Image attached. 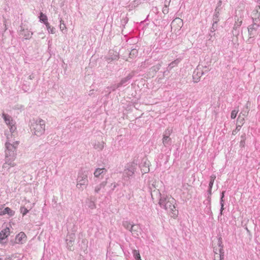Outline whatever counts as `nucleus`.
Returning <instances> with one entry per match:
<instances>
[{
	"instance_id": "obj_1",
	"label": "nucleus",
	"mask_w": 260,
	"mask_h": 260,
	"mask_svg": "<svg viewBox=\"0 0 260 260\" xmlns=\"http://www.w3.org/2000/svg\"><path fill=\"white\" fill-rule=\"evenodd\" d=\"M158 204L161 208L167 211L172 217H177L178 210L176 209V200L171 196L163 194L158 202Z\"/></svg>"
},
{
	"instance_id": "obj_2",
	"label": "nucleus",
	"mask_w": 260,
	"mask_h": 260,
	"mask_svg": "<svg viewBox=\"0 0 260 260\" xmlns=\"http://www.w3.org/2000/svg\"><path fill=\"white\" fill-rule=\"evenodd\" d=\"M17 141H14L9 136H7V141L5 144L6 150L5 151L6 157H11L12 159L16 157V149L18 145Z\"/></svg>"
},
{
	"instance_id": "obj_3",
	"label": "nucleus",
	"mask_w": 260,
	"mask_h": 260,
	"mask_svg": "<svg viewBox=\"0 0 260 260\" xmlns=\"http://www.w3.org/2000/svg\"><path fill=\"white\" fill-rule=\"evenodd\" d=\"M30 129L35 135L41 136L45 133V121L41 119H37L31 123Z\"/></svg>"
},
{
	"instance_id": "obj_4",
	"label": "nucleus",
	"mask_w": 260,
	"mask_h": 260,
	"mask_svg": "<svg viewBox=\"0 0 260 260\" xmlns=\"http://www.w3.org/2000/svg\"><path fill=\"white\" fill-rule=\"evenodd\" d=\"M88 171H84L79 173L77 179L76 187L81 190L85 188L88 184Z\"/></svg>"
},
{
	"instance_id": "obj_5",
	"label": "nucleus",
	"mask_w": 260,
	"mask_h": 260,
	"mask_svg": "<svg viewBox=\"0 0 260 260\" xmlns=\"http://www.w3.org/2000/svg\"><path fill=\"white\" fill-rule=\"evenodd\" d=\"M258 22L253 21V23L248 27L247 29L249 38H254L258 34V29L259 26Z\"/></svg>"
},
{
	"instance_id": "obj_6",
	"label": "nucleus",
	"mask_w": 260,
	"mask_h": 260,
	"mask_svg": "<svg viewBox=\"0 0 260 260\" xmlns=\"http://www.w3.org/2000/svg\"><path fill=\"white\" fill-rule=\"evenodd\" d=\"M137 165L135 163L128 164L123 172V177L129 178L132 176L136 169Z\"/></svg>"
},
{
	"instance_id": "obj_7",
	"label": "nucleus",
	"mask_w": 260,
	"mask_h": 260,
	"mask_svg": "<svg viewBox=\"0 0 260 260\" xmlns=\"http://www.w3.org/2000/svg\"><path fill=\"white\" fill-rule=\"evenodd\" d=\"M218 245L219 246V249L217 248L214 249L215 251V260H216V258H219L220 260H222L224 258V252L223 249V246L222 245V242L221 240V238H219L218 240Z\"/></svg>"
},
{
	"instance_id": "obj_8",
	"label": "nucleus",
	"mask_w": 260,
	"mask_h": 260,
	"mask_svg": "<svg viewBox=\"0 0 260 260\" xmlns=\"http://www.w3.org/2000/svg\"><path fill=\"white\" fill-rule=\"evenodd\" d=\"M15 159H12L11 157H6V161L3 166V169L9 170L10 167H15L16 164L14 162Z\"/></svg>"
},
{
	"instance_id": "obj_9",
	"label": "nucleus",
	"mask_w": 260,
	"mask_h": 260,
	"mask_svg": "<svg viewBox=\"0 0 260 260\" xmlns=\"http://www.w3.org/2000/svg\"><path fill=\"white\" fill-rule=\"evenodd\" d=\"M260 16V3L259 5L256 6L251 14V18L253 21L259 22Z\"/></svg>"
},
{
	"instance_id": "obj_10",
	"label": "nucleus",
	"mask_w": 260,
	"mask_h": 260,
	"mask_svg": "<svg viewBox=\"0 0 260 260\" xmlns=\"http://www.w3.org/2000/svg\"><path fill=\"white\" fill-rule=\"evenodd\" d=\"M75 239V235L74 234L69 235L67 237V239H66L67 245L68 249L71 251H73L74 248L73 247V244L74 242V240Z\"/></svg>"
},
{
	"instance_id": "obj_11",
	"label": "nucleus",
	"mask_w": 260,
	"mask_h": 260,
	"mask_svg": "<svg viewBox=\"0 0 260 260\" xmlns=\"http://www.w3.org/2000/svg\"><path fill=\"white\" fill-rule=\"evenodd\" d=\"M162 195L160 193L159 189H154L151 192V198L154 203L159 202Z\"/></svg>"
},
{
	"instance_id": "obj_12",
	"label": "nucleus",
	"mask_w": 260,
	"mask_h": 260,
	"mask_svg": "<svg viewBox=\"0 0 260 260\" xmlns=\"http://www.w3.org/2000/svg\"><path fill=\"white\" fill-rule=\"evenodd\" d=\"M171 131L168 129L165 132L163 135L162 143L164 146H167L171 144V139L169 137Z\"/></svg>"
},
{
	"instance_id": "obj_13",
	"label": "nucleus",
	"mask_w": 260,
	"mask_h": 260,
	"mask_svg": "<svg viewBox=\"0 0 260 260\" xmlns=\"http://www.w3.org/2000/svg\"><path fill=\"white\" fill-rule=\"evenodd\" d=\"M106 58L108 62H110L113 60H117L119 58V54L116 51L111 50L109 51V55Z\"/></svg>"
},
{
	"instance_id": "obj_14",
	"label": "nucleus",
	"mask_w": 260,
	"mask_h": 260,
	"mask_svg": "<svg viewBox=\"0 0 260 260\" xmlns=\"http://www.w3.org/2000/svg\"><path fill=\"white\" fill-rule=\"evenodd\" d=\"M41 16L44 17V20H43V22L45 24L46 28L49 32L51 33L52 34H54L55 31V28L54 27H51L49 23L47 21V16L44 14L43 13H41Z\"/></svg>"
},
{
	"instance_id": "obj_15",
	"label": "nucleus",
	"mask_w": 260,
	"mask_h": 260,
	"mask_svg": "<svg viewBox=\"0 0 260 260\" xmlns=\"http://www.w3.org/2000/svg\"><path fill=\"white\" fill-rule=\"evenodd\" d=\"M10 232L9 228H6L0 232V243H3L5 240L10 235Z\"/></svg>"
},
{
	"instance_id": "obj_16",
	"label": "nucleus",
	"mask_w": 260,
	"mask_h": 260,
	"mask_svg": "<svg viewBox=\"0 0 260 260\" xmlns=\"http://www.w3.org/2000/svg\"><path fill=\"white\" fill-rule=\"evenodd\" d=\"M26 236L23 232L19 233L16 237V242L22 244L25 242Z\"/></svg>"
},
{
	"instance_id": "obj_17",
	"label": "nucleus",
	"mask_w": 260,
	"mask_h": 260,
	"mask_svg": "<svg viewBox=\"0 0 260 260\" xmlns=\"http://www.w3.org/2000/svg\"><path fill=\"white\" fill-rule=\"evenodd\" d=\"M139 230L140 228L138 225L133 224L132 226H131V230L129 232H131L134 236L137 237L139 236L140 233Z\"/></svg>"
},
{
	"instance_id": "obj_18",
	"label": "nucleus",
	"mask_w": 260,
	"mask_h": 260,
	"mask_svg": "<svg viewBox=\"0 0 260 260\" xmlns=\"http://www.w3.org/2000/svg\"><path fill=\"white\" fill-rule=\"evenodd\" d=\"M107 184V179L106 180L102 182L100 184L94 187V192L98 193L102 189H104Z\"/></svg>"
},
{
	"instance_id": "obj_19",
	"label": "nucleus",
	"mask_w": 260,
	"mask_h": 260,
	"mask_svg": "<svg viewBox=\"0 0 260 260\" xmlns=\"http://www.w3.org/2000/svg\"><path fill=\"white\" fill-rule=\"evenodd\" d=\"M172 26L175 27L176 25H178L177 29H180L183 26V21L179 18H176L172 22Z\"/></svg>"
},
{
	"instance_id": "obj_20",
	"label": "nucleus",
	"mask_w": 260,
	"mask_h": 260,
	"mask_svg": "<svg viewBox=\"0 0 260 260\" xmlns=\"http://www.w3.org/2000/svg\"><path fill=\"white\" fill-rule=\"evenodd\" d=\"M32 32L27 29H22L20 31V35L23 36L25 39H29L31 37Z\"/></svg>"
},
{
	"instance_id": "obj_21",
	"label": "nucleus",
	"mask_w": 260,
	"mask_h": 260,
	"mask_svg": "<svg viewBox=\"0 0 260 260\" xmlns=\"http://www.w3.org/2000/svg\"><path fill=\"white\" fill-rule=\"evenodd\" d=\"M3 117L4 119V120L6 122V123L8 125H11L14 123L12 118L9 115L3 113Z\"/></svg>"
},
{
	"instance_id": "obj_22",
	"label": "nucleus",
	"mask_w": 260,
	"mask_h": 260,
	"mask_svg": "<svg viewBox=\"0 0 260 260\" xmlns=\"http://www.w3.org/2000/svg\"><path fill=\"white\" fill-rule=\"evenodd\" d=\"M106 172L107 170L104 168H98L95 170L93 174L95 177L98 178L100 175L106 174Z\"/></svg>"
},
{
	"instance_id": "obj_23",
	"label": "nucleus",
	"mask_w": 260,
	"mask_h": 260,
	"mask_svg": "<svg viewBox=\"0 0 260 260\" xmlns=\"http://www.w3.org/2000/svg\"><path fill=\"white\" fill-rule=\"evenodd\" d=\"M203 73L202 71L199 72L198 70L194 71L193 74V79L194 82H198L199 81L200 78L203 75Z\"/></svg>"
},
{
	"instance_id": "obj_24",
	"label": "nucleus",
	"mask_w": 260,
	"mask_h": 260,
	"mask_svg": "<svg viewBox=\"0 0 260 260\" xmlns=\"http://www.w3.org/2000/svg\"><path fill=\"white\" fill-rule=\"evenodd\" d=\"M105 143L104 141H98L94 144V148L98 151H101L104 148Z\"/></svg>"
},
{
	"instance_id": "obj_25",
	"label": "nucleus",
	"mask_w": 260,
	"mask_h": 260,
	"mask_svg": "<svg viewBox=\"0 0 260 260\" xmlns=\"http://www.w3.org/2000/svg\"><path fill=\"white\" fill-rule=\"evenodd\" d=\"M249 111V102H247L240 114L242 115L243 116H247L248 114Z\"/></svg>"
},
{
	"instance_id": "obj_26",
	"label": "nucleus",
	"mask_w": 260,
	"mask_h": 260,
	"mask_svg": "<svg viewBox=\"0 0 260 260\" xmlns=\"http://www.w3.org/2000/svg\"><path fill=\"white\" fill-rule=\"evenodd\" d=\"M219 11L220 9L218 8V7H216V8L215 10V13L213 15V22H214V23H217V22L219 21Z\"/></svg>"
},
{
	"instance_id": "obj_27",
	"label": "nucleus",
	"mask_w": 260,
	"mask_h": 260,
	"mask_svg": "<svg viewBox=\"0 0 260 260\" xmlns=\"http://www.w3.org/2000/svg\"><path fill=\"white\" fill-rule=\"evenodd\" d=\"M149 188L150 192H151L152 190H154V189H158L157 185H156V181L155 180H152L149 182Z\"/></svg>"
},
{
	"instance_id": "obj_28",
	"label": "nucleus",
	"mask_w": 260,
	"mask_h": 260,
	"mask_svg": "<svg viewBox=\"0 0 260 260\" xmlns=\"http://www.w3.org/2000/svg\"><path fill=\"white\" fill-rule=\"evenodd\" d=\"M242 23V20L241 18H237V19L236 20L235 23L233 27L234 30H236L237 28L240 27Z\"/></svg>"
},
{
	"instance_id": "obj_29",
	"label": "nucleus",
	"mask_w": 260,
	"mask_h": 260,
	"mask_svg": "<svg viewBox=\"0 0 260 260\" xmlns=\"http://www.w3.org/2000/svg\"><path fill=\"white\" fill-rule=\"evenodd\" d=\"M3 214H8L10 216H12L14 215V212L13 210H12L10 208H9V207H7V208H5L4 209V210L3 211Z\"/></svg>"
},
{
	"instance_id": "obj_30",
	"label": "nucleus",
	"mask_w": 260,
	"mask_h": 260,
	"mask_svg": "<svg viewBox=\"0 0 260 260\" xmlns=\"http://www.w3.org/2000/svg\"><path fill=\"white\" fill-rule=\"evenodd\" d=\"M133 254L136 260H142L141 258L140 254L139 253V251L138 250L135 249L133 250Z\"/></svg>"
},
{
	"instance_id": "obj_31",
	"label": "nucleus",
	"mask_w": 260,
	"mask_h": 260,
	"mask_svg": "<svg viewBox=\"0 0 260 260\" xmlns=\"http://www.w3.org/2000/svg\"><path fill=\"white\" fill-rule=\"evenodd\" d=\"M132 77V76L129 74L128 76H127L125 78L122 79L120 82L119 83L120 86H121L123 84L125 83L128 80L131 79Z\"/></svg>"
},
{
	"instance_id": "obj_32",
	"label": "nucleus",
	"mask_w": 260,
	"mask_h": 260,
	"mask_svg": "<svg viewBox=\"0 0 260 260\" xmlns=\"http://www.w3.org/2000/svg\"><path fill=\"white\" fill-rule=\"evenodd\" d=\"M9 126L10 131V132L11 133V135H9V136L11 139H12V137H13V134L15 132V130L16 129V126L15 125V123H14L13 124H11V125H9Z\"/></svg>"
},
{
	"instance_id": "obj_33",
	"label": "nucleus",
	"mask_w": 260,
	"mask_h": 260,
	"mask_svg": "<svg viewBox=\"0 0 260 260\" xmlns=\"http://www.w3.org/2000/svg\"><path fill=\"white\" fill-rule=\"evenodd\" d=\"M132 225L133 224L131 223L130 222L125 221L123 222V226L127 230H129V231L131 230V226H132Z\"/></svg>"
},
{
	"instance_id": "obj_34",
	"label": "nucleus",
	"mask_w": 260,
	"mask_h": 260,
	"mask_svg": "<svg viewBox=\"0 0 260 260\" xmlns=\"http://www.w3.org/2000/svg\"><path fill=\"white\" fill-rule=\"evenodd\" d=\"M244 117L245 116H242L241 114H239L237 119V123L238 124H240L241 126L243 125L244 121Z\"/></svg>"
},
{
	"instance_id": "obj_35",
	"label": "nucleus",
	"mask_w": 260,
	"mask_h": 260,
	"mask_svg": "<svg viewBox=\"0 0 260 260\" xmlns=\"http://www.w3.org/2000/svg\"><path fill=\"white\" fill-rule=\"evenodd\" d=\"M138 54V51L137 50L135 49H132L131 51L129 53V57L131 58L134 57L136 56Z\"/></svg>"
},
{
	"instance_id": "obj_36",
	"label": "nucleus",
	"mask_w": 260,
	"mask_h": 260,
	"mask_svg": "<svg viewBox=\"0 0 260 260\" xmlns=\"http://www.w3.org/2000/svg\"><path fill=\"white\" fill-rule=\"evenodd\" d=\"M178 62H179V60L178 59L172 61V62H171L169 64L168 68H169L170 69H171L173 68H174L175 66H176L178 63Z\"/></svg>"
},
{
	"instance_id": "obj_37",
	"label": "nucleus",
	"mask_w": 260,
	"mask_h": 260,
	"mask_svg": "<svg viewBox=\"0 0 260 260\" xmlns=\"http://www.w3.org/2000/svg\"><path fill=\"white\" fill-rule=\"evenodd\" d=\"M60 29L61 31H63L64 29H66L67 28L66 26V25L64 23V22L62 20V18H60Z\"/></svg>"
},
{
	"instance_id": "obj_38",
	"label": "nucleus",
	"mask_w": 260,
	"mask_h": 260,
	"mask_svg": "<svg viewBox=\"0 0 260 260\" xmlns=\"http://www.w3.org/2000/svg\"><path fill=\"white\" fill-rule=\"evenodd\" d=\"M161 67V65L160 64H157L155 66H154L153 67H152L151 68V70L154 72H157L159 69H160V68Z\"/></svg>"
},
{
	"instance_id": "obj_39",
	"label": "nucleus",
	"mask_w": 260,
	"mask_h": 260,
	"mask_svg": "<svg viewBox=\"0 0 260 260\" xmlns=\"http://www.w3.org/2000/svg\"><path fill=\"white\" fill-rule=\"evenodd\" d=\"M20 212L22 214L23 216L26 215L28 212L29 211L27 208H26L24 207H21L20 208Z\"/></svg>"
},
{
	"instance_id": "obj_40",
	"label": "nucleus",
	"mask_w": 260,
	"mask_h": 260,
	"mask_svg": "<svg viewBox=\"0 0 260 260\" xmlns=\"http://www.w3.org/2000/svg\"><path fill=\"white\" fill-rule=\"evenodd\" d=\"M120 85L119 84V83L117 84H114V85H111V86L110 87H108V88L110 89V90H112V91H114L117 88L120 87Z\"/></svg>"
},
{
	"instance_id": "obj_41",
	"label": "nucleus",
	"mask_w": 260,
	"mask_h": 260,
	"mask_svg": "<svg viewBox=\"0 0 260 260\" xmlns=\"http://www.w3.org/2000/svg\"><path fill=\"white\" fill-rule=\"evenodd\" d=\"M238 113V111H236L235 110H233L231 113V118L232 119H235L237 116V114Z\"/></svg>"
},
{
	"instance_id": "obj_42",
	"label": "nucleus",
	"mask_w": 260,
	"mask_h": 260,
	"mask_svg": "<svg viewBox=\"0 0 260 260\" xmlns=\"http://www.w3.org/2000/svg\"><path fill=\"white\" fill-rule=\"evenodd\" d=\"M118 184L115 183V182H113V183H112L111 184V185H110V187L111 188V191H113L115 189V188L117 186Z\"/></svg>"
},
{
	"instance_id": "obj_43",
	"label": "nucleus",
	"mask_w": 260,
	"mask_h": 260,
	"mask_svg": "<svg viewBox=\"0 0 260 260\" xmlns=\"http://www.w3.org/2000/svg\"><path fill=\"white\" fill-rule=\"evenodd\" d=\"M215 34L214 32H213V33L211 32V34H209V38L208 39L209 41H211L212 42H213L214 40V39L215 38Z\"/></svg>"
},
{
	"instance_id": "obj_44",
	"label": "nucleus",
	"mask_w": 260,
	"mask_h": 260,
	"mask_svg": "<svg viewBox=\"0 0 260 260\" xmlns=\"http://www.w3.org/2000/svg\"><path fill=\"white\" fill-rule=\"evenodd\" d=\"M216 24H217V23H214V22H213L212 26L211 28V32L212 33L214 32V31H215V30L216 29Z\"/></svg>"
},
{
	"instance_id": "obj_45",
	"label": "nucleus",
	"mask_w": 260,
	"mask_h": 260,
	"mask_svg": "<svg viewBox=\"0 0 260 260\" xmlns=\"http://www.w3.org/2000/svg\"><path fill=\"white\" fill-rule=\"evenodd\" d=\"M241 127V125L240 124H238L237 125L236 128L235 130H234L233 131V134L234 135L235 133H236L237 132L239 131L240 128Z\"/></svg>"
},
{
	"instance_id": "obj_46",
	"label": "nucleus",
	"mask_w": 260,
	"mask_h": 260,
	"mask_svg": "<svg viewBox=\"0 0 260 260\" xmlns=\"http://www.w3.org/2000/svg\"><path fill=\"white\" fill-rule=\"evenodd\" d=\"M245 141L244 140H241L240 143V146L241 147H244L245 146Z\"/></svg>"
},
{
	"instance_id": "obj_47",
	"label": "nucleus",
	"mask_w": 260,
	"mask_h": 260,
	"mask_svg": "<svg viewBox=\"0 0 260 260\" xmlns=\"http://www.w3.org/2000/svg\"><path fill=\"white\" fill-rule=\"evenodd\" d=\"M141 170H142V172L145 173L149 171V169L147 167H145V168H142Z\"/></svg>"
},
{
	"instance_id": "obj_48",
	"label": "nucleus",
	"mask_w": 260,
	"mask_h": 260,
	"mask_svg": "<svg viewBox=\"0 0 260 260\" xmlns=\"http://www.w3.org/2000/svg\"><path fill=\"white\" fill-rule=\"evenodd\" d=\"M215 178H216V176L215 175H211L210 176V181L214 182Z\"/></svg>"
},
{
	"instance_id": "obj_49",
	"label": "nucleus",
	"mask_w": 260,
	"mask_h": 260,
	"mask_svg": "<svg viewBox=\"0 0 260 260\" xmlns=\"http://www.w3.org/2000/svg\"><path fill=\"white\" fill-rule=\"evenodd\" d=\"M171 0H165V7L167 8L168 6L170 4Z\"/></svg>"
},
{
	"instance_id": "obj_50",
	"label": "nucleus",
	"mask_w": 260,
	"mask_h": 260,
	"mask_svg": "<svg viewBox=\"0 0 260 260\" xmlns=\"http://www.w3.org/2000/svg\"><path fill=\"white\" fill-rule=\"evenodd\" d=\"M221 205V209H220V214L222 215V211L224 209L223 208V206H224V204L223 203H221V204H220Z\"/></svg>"
},
{
	"instance_id": "obj_51",
	"label": "nucleus",
	"mask_w": 260,
	"mask_h": 260,
	"mask_svg": "<svg viewBox=\"0 0 260 260\" xmlns=\"http://www.w3.org/2000/svg\"><path fill=\"white\" fill-rule=\"evenodd\" d=\"M241 140H246V134L245 133H244L241 136Z\"/></svg>"
},
{
	"instance_id": "obj_52",
	"label": "nucleus",
	"mask_w": 260,
	"mask_h": 260,
	"mask_svg": "<svg viewBox=\"0 0 260 260\" xmlns=\"http://www.w3.org/2000/svg\"><path fill=\"white\" fill-rule=\"evenodd\" d=\"M213 183H214V182H211V181H210L209 184V187L210 189H212V187L213 186Z\"/></svg>"
},
{
	"instance_id": "obj_53",
	"label": "nucleus",
	"mask_w": 260,
	"mask_h": 260,
	"mask_svg": "<svg viewBox=\"0 0 260 260\" xmlns=\"http://www.w3.org/2000/svg\"><path fill=\"white\" fill-rule=\"evenodd\" d=\"M162 12L164 13H167L168 12V10L167 8L165 7V8L163 9Z\"/></svg>"
},
{
	"instance_id": "obj_54",
	"label": "nucleus",
	"mask_w": 260,
	"mask_h": 260,
	"mask_svg": "<svg viewBox=\"0 0 260 260\" xmlns=\"http://www.w3.org/2000/svg\"><path fill=\"white\" fill-rule=\"evenodd\" d=\"M40 21H42L43 22V20H44V17L43 16H40Z\"/></svg>"
},
{
	"instance_id": "obj_55",
	"label": "nucleus",
	"mask_w": 260,
	"mask_h": 260,
	"mask_svg": "<svg viewBox=\"0 0 260 260\" xmlns=\"http://www.w3.org/2000/svg\"><path fill=\"white\" fill-rule=\"evenodd\" d=\"M221 1H219L218 3V6L217 7H219L220 6H221Z\"/></svg>"
},
{
	"instance_id": "obj_56",
	"label": "nucleus",
	"mask_w": 260,
	"mask_h": 260,
	"mask_svg": "<svg viewBox=\"0 0 260 260\" xmlns=\"http://www.w3.org/2000/svg\"><path fill=\"white\" fill-rule=\"evenodd\" d=\"M223 201H224L223 198L221 197V198H220V204H221V203H223Z\"/></svg>"
},
{
	"instance_id": "obj_57",
	"label": "nucleus",
	"mask_w": 260,
	"mask_h": 260,
	"mask_svg": "<svg viewBox=\"0 0 260 260\" xmlns=\"http://www.w3.org/2000/svg\"><path fill=\"white\" fill-rule=\"evenodd\" d=\"M115 247H116V248H119V249H120V248H121V246H120V245H118V244H116V245H115Z\"/></svg>"
},
{
	"instance_id": "obj_58",
	"label": "nucleus",
	"mask_w": 260,
	"mask_h": 260,
	"mask_svg": "<svg viewBox=\"0 0 260 260\" xmlns=\"http://www.w3.org/2000/svg\"><path fill=\"white\" fill-rule=\"evenodd\" d=\"M224 192H225V191H223L222 192L221 196V197L224 198Z\"/></svg>"
},
{
	"instance_id": "obj_59",
	"label": "nucleus",
	"mask_w": 260,
	"mask_h": 260,
	"mask_svg": "<svg viewBox=\"0 0 260 260\" xmlns=\"http://www.w3.org/2000/svg\"><path fill=\"white\" fill-rule=\"evenodd\" d=\"M5 260H11V258L10 257H6Z\"/></svg>"
},
{
	"instance_id": "obj_60",
	"label": "nucleus",
	"mask_w": 260,
	"mask_h": 260,
	"mask_svg": "<svg viewBox=\"0 0 260 260\" xmlns=\"http://www.w3.org/2000/svg\"><path fill=\"white\" fill-rule=\"evenodd\" d=\"M91 208H93L94 207V205L93 204L92 205H91L90 206H89Z\"/></svg>"
},
{
	"instance_id": "obj_61",
	"label": "nucleus",
	"mask_w": 260,
	"mask_h": 260,
	"mask_svg": "<svg viewBox=\"0 0 260 260\" xmlns=\"http://www.w3.org/2000/svg\"><path fill=\"white\" fill-rule=\"evenodd\" d=\"M208 192H209V193L210 194H211V189H210L209 188V190H208Z\"/></svg>"
},
{
	"instance_id": "obj_62",
	"label": "nucleus",
	"mask_w": 260,
	"mask_h": 260,
	"mask_svg": "<svg viewBox=\"0 0 260 260\" xmlns=\"http://www.w3.org/2000/svg\"><path fill=\"white\" fill-rule=\"evenodd\" d=\"M257 3H258V5H259L260 0H258V1H257Z\"/></svg>"
},
{
	"instance_id": "obj_63",
	"label": "nucleus",
	"mask_w": 260,
	"mask_h": 260,
	"mask_svg": "<svg viewBox=\"0 0 260 260\" xmlns=\"http://www.w3.org/2000/svg\"><path fill=\"white\" fill-rule=\"evenodd\" d=\"M0 260H3V258L2 257H0Z\"/></svg>"
}]
</instances>
